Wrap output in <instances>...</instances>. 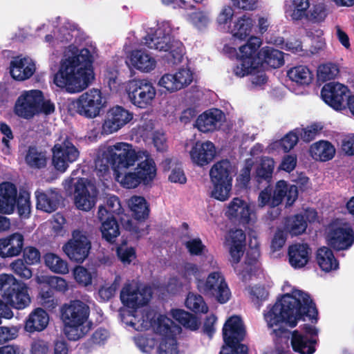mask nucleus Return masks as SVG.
Returning a JSON list of instances; mask_svg holds the SVG:
<instances>
[{
	"instance_id": "052dcab7",
	"label": "nucleus",
	"mask_w": 354,
	"mask_h": 354,
	"mask_svg": "<svg viewBox=\"0 0 354 354\" xmlns=\"http://www.w3.org/2000/svg\"><path fill=\"white\" fill-rule=\"evenodd\" d=\"M306 221L301 215H296L289 218L287 221V230L292 235L302 234L306 230Z\"/></svg>"
},
{
	"instance_id": "de8ad7c7",
	"label": "nucleus",
	"mask_w": 354,
	"mask_h": 354,
	"mask_svg": "<svg viewBox=\"0 0 354 354\" xmlns=\"http://www.w3.org/2000/svg\"><path fill=\"white\" fill-rule=\"evenodd\" d=\"M287 76L292 81L299 85H308L313 80V74L310 69L303 65L290 68Z\"/></svg>"
},
{
	"instance_id": "4c0bfd02",
	"label": "nucleus",
	"mask_w": 354,
	"mask_h": 354,
	"mask_svg": "<svg viewBox=\"0 0 354 354\" xmlns=\"http://www.w3.org/2000/svg\"><path fill=\"white\" fill-rule=\"evenodd\" d=\"M315 259L320 269L325 272L335 271L339 268V262L333 252L328 247L319 248L315 255Z\"/></svg>"
},
{
	"instance_id": "9d476101",
	"label": "nucleus",
	"mask_w": 354,
	"mask_h": 354,
	"mask_svg": "<svg viewBox=\"0 0 354 354\" xmlns=\"http://www.w3.org/2000/svg\"><path fill=\"white\" fill-rule=\"evenodd\" d=\"M297 198V185L289 184L284 180H280L276 183L274 189L267 187L260 192L258 196V205L261 207L266 205L274 207L285 200L286 205L291 206Z\"/></svg>"
},
{
	"instance_id": "9b49d317",
	"label": "nucleus",
	"mask_w": 354,
	"mask_h": 354,
	"mask_svg": "<svg viewBox=\"0 0 354 354\" xmlns=\"http://www.w3.org/2000/svg\"><path fill=\"white\" fill-rule=\"evenodd\" d=\"M245 335V327L239 316L234 315L227 319L223 328L225 345L220 354H248L247 346L239 344Z\"/></svg>"
},
{
	"instance_id": "bf43d9fd",
	"label": "nucleus",
	"mask_w": 354,
	"mask_h": 354,
	"mask_svg": "<svg viewBox=\"0 0 354 354\" xmlns=\"http://www.w3.org/2000/svg\"><path fill=\"white\" fill-rule=\"evenodd\" d=\"M30 198V194L27 192H20L17 198V211L19 216L21 218H27L30 216L31 211Z\"/></svg>"
},
{
	"instance_id": "a18cd8bd",
	"label": "nucleus",
	"mask_w": 354,
	"mask_h": 354,
	"mask_svg": "<svg viewBox=\"0 0 354 354\" xmlns=\"http://www.w3.org/2000/svg\"><path fill=\"white\" fill-rule=\"evenodd\" d=\"M309 6L308 0H286L285 12L293 20H298L304 16Z\"/></svg>"
},
{
	"instance_id": "ea45409f",
	"label": "nucleus",
	"mask_w": 354,
	"mask_h": 354,
	"mask_svg": "<svg viewBox=\"0 0 354 354\" xmlns=\"http://www.w3.org/2000/svg\"><path fill=\"white\" fill-rule=\"evenodd\" d=\"M254 24V20L250 15H243L234 22L229 32L234 38L244 40L252 32Z\"/></svg>"
},
{
	"instance_id": "f3484780",
	"label": "nucleus",
	"mask_w": 354,
	"mask_h": 354,
	"mask_svg": "<svg viewBox=\"0 0 354 354\" xmlns=\"http://www.w3.org/2000/svg\"><path fill=\"white\" fill-rule=\"evenodd\" d=\"M52 151L53 165L57 171L61 173H64L69 165L75 162L80 156L79 150L68 138L57 141Z\"/></svg>"
},
{
	"instance_id": "338daca9",
	"label": "nucleus",
	"mask_w": 354,
	"mask_h": 354,
	"mask_svg": "<svg viewBox=\"0 0 354 354\" xmlns=\"http://www.w3.org/2000/svg\"><path fill=\"white\" fill-rule=\"evenodd\" d=\"M10 268L17 275L25 279H28L32 276L31 269L24 264L22 259L15 260L10 264Z\"/></svg>"
},
{
	"instance_id": "2eb2a0df",
	"label": "nucleus",
	"mask_w": 354,
	"mask_h": 354,
	"mask_svg": "<svg viewBox=\"0 0 354 354\" xmlns=\"http://www.w3.org/2000/svg\"><path fill=\"white\" fill-rule=\"evenodd\" d=\"M126 91L130 102L136 106L146 109L156 96V89L147 80H132L127 82Z\"/></svg>"
},
{
	"instance_id": "6e6552de",
	"label": "nucleus",
	"mask_w": 354,
	"mask_h": 354,
	"mask_svg": "<svg viewBox=\"0 0 354 354\" xmlns=\"http://www.w3.org/2000/svg\"><path fill=\"white\" fill-rule=\"evenodd\" d=\"M261 44L262 41L259 37H251L245 44L239 48L238 51L230 45L224 46V52L230 56L236 55L239 61L233 68V73L236 76L245 77L259 64V49Z\"/></svg>"
},
{
	"instance_id": "dca6fc26",
	"label": "nucleus",
	"mask_w": 354,
	"mask_h": 354,
	"mask_svg": "<svg viewBox=\"0 0 354 354\" xmlns=\"http://www.w3.org/2000/svg\"><path fill=\"white\" fill-rule=\"evenodd\" d=\"M198 290L203 295L215 298L219 303H226L230 298V291L219 271L211 272L205 279L198 280Z\"/></svg>"
},
{
	"instance_id": "4468645a",
	"label": "nucleus",
	"mask_w": 354,
	"mask_h": 354,
	"mask_svg": "<svg viewBox=\"0 0 354 354\" xmlns=\"http://www.w3.org/2000/svg\"><path fill=\"white\" fill-rule=\"evenodd\" d=\"M325 239L328 245L334 250H348L354 243V231L347 221L335 219L326 227Z\"/></svg>"
},
{
	"instance_id": "e433bc0d",
	"label": "nucleus",
	"mask_w": 354,
	"mask_h": 354,
	"mask_svg": "<svg viewBox=\"0 0 354 354\" xmlns=\"http://www.w3.org/2000/svg\"><path fill=\"white\" fill-rule=\"evenodd\" d=\"M309 155L315 161L326 162L332 160L336 153L335 146L328 140H319L309 147Z\"/></svg>"
},
{
	"instance_id": "79ce46f5",
	"label": "nucleus",
	"mask_w": 354,
	"mask_h": 354,
	"mask_svg": "<svg viewBox=\"0 0 354 354\" xmlns=\"http://www.w3.org/2000/svg\"><path fill=\"white\" fill-rule=\"evenodd\" d=\"M212 187L209 191V196L218 201L225 202L227 201L232 192L233 182L210 181Z\"/></svg>"
},
{
	"instance_id": "7ed1b4c3",
	"label": "nucleus",
	"mask_w": 354,
	"mask_h": 354,
	"mask_svg": "<svg viewBox=\"0 0 354 354\" xmlns=\"http://www.w3.org/2000/svg\"><path fill=\"white\" fill-rule=\"evenodd\" d=\"M96 57L97 49L93 45L81 49L69 46L54 75V83L71 93L83 91L94 79L93 63Z\"/></svg>"
},
{
	"instance_id": "393cba45",
	"label": "nucleus",
	"mask_w": 354,
	"mask_h": 354,
	"mask_svg": "<svg viewBox=\"0 0 354 354\" xmlns=\"http://www.w3.org/2000/svg\"><path fill=\"white\" fill-rule=\"evenodd\" d=\"M225 214L232 221L248 224L252 221L254 211L248 201L235 197L227 205Z\"/></svg>"
},
{
	"instance_id": "2f4dec72",
	"label": "nucleus",
	"mask_w": 354,
	"mask_h": 354,
	"mask_svg": "<svg viewBox=\"0 0 354 354\" xmlns=\"http://www.w3.org/2000/svg\"><path fill=\"white\" fill-rule=\"evenodd\" d=\"M24 236L15 232L0 239V257L11 258L19 256L24 247Z\"/></svg>"
},
{
	"instance_id": "0e129e2a",
	"label": "nucleus",
	"mask_w": 354,
	"mask_h": 354,
	"mask_svg": "<svg viewBox=\"0 0 354 354\" xmlns=\"http://www.w3.org/2000/svg\"><path fill=\"white\" fill-rule=\"evenodd\" d=\"M202 270L196 264L192 263H186L180 270V275L187 280H190L193 277L196 279V287L198 286V280L201 278Z\"/></svg>"
},
{
	"instance_id": "5fc2aeb1",
	"label": "nucleus",
	"mask_w": 354,
	"mask_h": 354,
	"mask_svg": "<svg viewBox=\"0 0 354 354\" xmlns=\"http://www.w3.org/2000/svg\"><path fill=\"white\" fill-rule=\"evenodd\" d=\"M249 72L248 75H250V86L252 89H264L268 83V77L265 73L264 68L259 64L256 68Z\"/></svg>"
},
{
	"instance_id": "cd10ccee",
	"label": "nucleus",
	"mask_w": 354,
	"mask_h": 354,
	"mask_svg": "<svg viewBox=\"0 0 354 354\" xmlns=\"http://www.w3.org/2000/svg\"><path fill=\"white\" fill-rule=\"evenodd\" d=\"M224 120L225 115L221 110L211 109L199 115L194 125L203 133L213 132L220 129Z\"/></svg>"
},
{
	"instance_id": "f257e3e1",
	"label": "nucleus",
	"mask_w": 354,
	"mask_h": 354,
	"mask_svg": "<svg viewBox=\"0 0 354 354\" xmlns=\"http://www.w3.org/2000/svg\"><path fill=\"white\" fill-rule=\"evenodd\" d=\"M113 168L115 180L123 187L134 189L140 184L149 185L157 175L156 164L146 149H136L127 142L106 144L98 149L95 168L102 173Z\"/></svg>"
},
{
	"instance_id": "69168bd1",
	"label": "nucleus",
	"mask_w": 354,
	"mask_h": 354,
	"mask_svg": "<svg viewBox=\"0 0 354 354\" xmlns=\"http://www.w3.org/2000/svg\"><path fill=\"white\" fill-rule=\"evenodd\" d=\"M117 255L123 264H130L136 259V252L134 248L122 245L117 248Z\"/></svg>"
},
{
	"instance_id": "b1692460",
	"label": "nucleus",
	"mask_w": 354,
	"mask_h": 354,
	"mask_svg": "<svg viewBox=\"0 0 354 354\" xmlns=\"http://www.w3.org/2000/svg\"><path fill=\"white\" fill-rule=\"evenodd\" d=\"M43 93L39 90L24 91L19 97L15 104V113L24 118H31L38 114Z\"/></svg>"
},
{
	"instance_id": "a878e982",
	"label": "nucleus",
	"mask_w": 354,
	"mask_h": 354,
	"mask_svg": "<svg viewBox=\"0 0 354 354\" xmlns=\"http://www.w3.org/2000/svg\"><path fill=\"white\" fill-rule=\"evenodd\" d=\"M192 162L199 167L209 164L216 154V147L211 141H196L193 142L189 151Z\"/></svg>"
},
{
	"instance_id": "aec40b11",
	"label": "nucleus",
	"mask_w": 354,
	"mask_h": 354,
	"mask_svg": "<svg viewBox=\"0 0 354 354\" xmlns=\"http://www.w3.org/2000/svg\"><path fill=\"white\" fill-rule=\"evenodd\" d=\"M91 248V243L85 233L75 230L72 238L66 243L63 251L71 261L82 263L88 257Z\"/></svg>"
},
{
	"instance_id": "bb28decb",
	"label": "nucleus",
	"mask_w": 354,
	"mask_h": 354,
	"mask_svg": "<svg viewBox=\"0 0 354 354\" xmlns=\"http://www.w3.org/2000/svg\"><path fill=\"white\" fill-rule=\"evenodd\" d=\"M125 63L130 70H137L148 73L153 71L157 66L155 57L142 50H134L127 55Z\"/></svg>"
},
{
	"instance_id": "5701e85b",
	"label": "nucleus",
	"mask_w": 354,
	"mask_h": 354,
	"mask_svg": "<svg viewBox=\"0 0 354 354\" xmlns=\"http://www.w3.org/2000/svg\"><path fill=\"white\" fill-rule=\"evenodd\" d=\"M349 90L346 86L339 82L326 84L322 88V100L334 110L342 111L346 109V99Z\"/></svg>"
},
{
	"instance_id": "680f3d73",
	"label": "nucleus",
	"mask_w": 354,
	"mask_h": 354,
	"mask_svg": "<svg viewBox=\"0 0 354 354\" xmlns=\"http://www.w3.org/2000/svg\"><path fill=\"white\" fill-rule=\"evenodd\" d=\"M323 125L320 122L313 123L301 129H297V132L301 138L305 142H310L315 139L323 129Z\"/></svg>"
},
{
	"instance_id": "72a5a7b5",
	"label": "nucleus",
	"mask_w": 354,
	"mask_h": 354,
	"mask_svg": "<svg viewBox=\"0 0 354 354\" xmlns=\"http://www.w3.org/2000/svg\"><path fill=\"white\" fill-rule=\"evenodd\" d=\"M311 254V248L307 243L292 244L288 250V262L295 269L302 268L309 262Z\"/></svg>"
},
{
	"instance_id": "603ef678",
	"label": "nucleus",
	"mask_w": 354,
	"mask_h": 354,
	"mask_svg": "<svg viewBox=\"0 0 354 354\" xmlns=\"http://www.w3.org/2000/svg\"><path fill=\"white\" fill-rule=\"evenodd\" d=\"M26 162L31 167H44L47 163V155L36 147H30L26 156Z\"/></svg>"
},
{
	"instance_id": "7c9ffc66",
	"label": "nucleus",
	"mask_w": 354,
	"mask_h": 354,
	"mask_svg": "<svg viewBox=\"0 0 354 354\" xmlns=\"http://www.w3.org/2000/svg\"><path fill=\"white\" fill-rule=\"evenodd\" d=\"M236 170V165L229 160L224 159L217 161L209 169L210 181L233 182Z\"/></svg>"
},
{
	"instance_id": "0eeeda50",
	"label": "nucleus",
	"mask_w": 354,
	"mask_h": 354,
	"mask_svg": "<svg viewBox=\"0 0 354 354\" xmlns=\"http://www.w3.org/2000/svg\"><path fill=\"white\" fill-rule=\"evenodd\" d=\"M60 313L64 334L70 340H78L90 330L89 307L84 302L75 300L65 304Z\"/></svg>"
},
{
	"instance_id": "864d4df0",
	"label": "nucleus",
	"mask_w": 354,
	"mask_h": 354,
	"mask_svg": "<svg viewBox=\"0 0 354 354\" xmlns=\"http://www.w3.org/2000/svg\"><path fill=\"white\" fill-rule=\"evenodd\" d=\"M185 306L196 313H206L208 311V307L203 297L194 292L188 294L185 300Z\"/></svg>"
},
{
	"instance_id": "c756f323",
	"label": "nucleus",
	"mask_w": 354,
	"mask_h": 354,
	"mask_svg": "<svg viewBox=\"0 0 354 354\" xmlns=\"http://www.w3.org/2000/svg\"><path fill=\"white\" fill-rule=\"evenodd\" d=\"M97 218L101 222L100 231L102 238L109 243H114L120 234L115 218L109 216L108 210L104 207H99Z\"/></svg>"
},
{
	"instance_id": "774afa93",
	"label": "nucleus",
	"mask_w": 354,
	"mask_h": 354,
	"mask_svg": "<svg viewBox=\"0 0 354 354\" xmlns=\"http://www.w3.org/2000/svg\"><path fill=\"white\" fill-rule=\"evenodd\" d=\"M270 42L273 43L277 46H280L285 50L290 51L294 53L302 51L301 44L297 40H289L285 43L283 38L279 37L274 40H270Z\"/></svg>"
},
{
	"instance_id": "c9c22d12",
	"label": "nucleus",
	"mask_w": 354,
	"mask_h": 354,
	"mask_svg": "<svg viewBox=\"0 0 354 354\" xmlns=\"http://www.w3.org/2000/svg\"><path fill=\"white\" fill-rule=\"evenodd\" d=\"M49 320L47 312L41 308H37L26 319L24 330L29 333L41 332L47 328Z\"/></svg>"
},
{
	"instance_id": "412c9836",
	"label": "nucleus",
	"mask_w": 354,
	"mask_h": 354,
	"mask_svg": "<svg viewBox=\"0 0 354 354\" xmlns=\"http://www.w3.org/2000/svg\"><path fill=\"white\" fill-rule=\"evenodd\" d=\"M97 190L91 181L80 178L75 185L74 202L76 207L80 210L88 212L96 204Z\"/></svg>"
},
{
	"instance_id": "09e8293b",
	"label": "nucleus",
	"mask_w": 354,
	"mask_h": 354,
	"mask_svg": "<svg viewBox=\"0 0 354 354\" xmlns=\"http://www.w3.org/2000/svg\"><path fill=\"white\" fill-rule=\"evenodd\" d=\"M128 205L137 220L145 219L149 214V207L146 200L138 196H133L128 201Z\"/></svg>"
},
{
	"instance_id": "20e7f679",
	"label": "nucleus",
	"mask_w": 354,
	"mask_h": 354,
	"mask_svg": "<svg viewBox=\"0 0 354 354\" xmlns=\"http://www.w3.org/2000/svg\"><path fill=\"white\" fill-rule=\"evenodd\" d=\"M122 319L136 330H144L152 328L156 333V340L158 342V354H178L176 336L181 328L165 315L156 312H149L145 315L122 313Z\"/></svg>"
},
{
	"instance_id": "c85d7f7f",
	"label": "nucleus",
	"mask_w": 354,
	"mask_h": 354,
	"mask_svg": "<svg viewBox=\"0 0 354 354\" xmlns=\"http://www.w3.org/2000/svg\"><path fill=\"white\" fill-rule=\"evenodd\" d=\"M35 71V63L29 57H16L10 64V73L13 79L18 81L29 79Z\"/></svg>"
},
{
	"instance_id": "473e14b6",
	"label": "nucleus",
	"mask_w": 354,
	"mask_h": 354,
	"mask_svg": "<svg viewBox=\"0 0 354 354\" xmlns=\"http://www.w3.org/2000/svg\"><path fill=\"white\" fill-rule=\"evenodd\" d=\"M48 30H51L53 32L55 39H52L53 35L51 34H47L45 36V41L52 45L53 46H56L59 42H64L71 41L73 37L74 29L68 28L66 26H62L57 28L55 26L50 22L44 24L37 28L38 32H42L45 33Z\"/></svg>"
},
{
	"instance_id": "f704fd0d",
	"label": "nucleus",
	"mask_w": 354,
	"mask_h": 354,
	"mask_svg": "<svg viewBox=\"0 0 354 354\" xmlns=\"http://www.w3.org/2000/svg\"><path fill=\"white\" fill-rule=\"evenodd\" d=\"M17 198L16 186L10 182L0 184V213L11 214L15 209Z\"/></svg>"
},
{
	"instance_id": "39448f33",
	"label": "nucleus",
	"mask_w": 354,
	"mask_h": 354,
	"mask_svg": "<svg viewBox=\"0 0 354 354\" xmlns=\"http://www.w3.org/2000/svg\"><path fill=\"white\" fill-rule=\"evenodd\" d=\"M173 29L169 21H162L145 37V44L151 49L163 52L162 59L168 64L181 62L185 50L183 44L172 37Z\"/></svg>"
},
{
	"instance_id": "4be33fe9",
	"label": "nucleus",
	"mask_w": 354,
	"mask_h": 354,
	"mask_svg": "<svg viewBox=\"0 0 354 354\" xmlns=\"http://www.w3.org/2000/svg\"><path fill=\"white\" fill-rule=\"evenodd\" d=\"M304 332L294 330L291 337V346L294 351L300 354H313L315 351L318 331L313 326L304 325Z\"/></svg>"
},
{
	"instance_id": "4d7b16f0",
	"label": "nucleus",
	"mask_w": 354,
	"mask_h": 354,
	"mask_svg": "<svg viewBox=\"0 0 354 354\" xmlns=\"http://www.w3.org/2000/svg\"><path fill=\"white\" fill-rule=\"evenodd\" d=\"M234 10L231 6H223L220 10L217 17L216 24L221 29L229 32L231 26V22L234 17Z\"/></svg>"
},
{
	"instance_id": "8fccbe9b",
	"label": "nucleus",
	"mask_w": 354,
	"mask_h": 354,
	"mask_svg": "<svg viewBox=\"0 0 354 354\" xmlns=\"http://www.w3.org/2000/svg\"><path fill=\"white\" fill-rule=\"evenodd\" d=\"M45 265L53 272L65 274L69 272L68 263L54 253H47L44 257Z\"/></svg>"
},
{
	"instance_id": "ddd939ff",
	"label": "nucleus",
	"mask_w": 354,
	"mask_h": 354,
	"mask_svg": "<svg viewBox=\"0 0 354 354\" xmlns=\"http://www.w3.org/2000/svg\"><path fill=\"white\" fill-rule=\"evenodd\" d=\"M106 102L100 90L91 88L81 94L69 104V109L86 118L97 117Z\"/></svg>"
},
{
	"instance_id": "1a4fd4ad",
	"label": "nucleus",
	"mask_w": 354,
	"mask_h": 354,
	"mask_svg": "<svg viewBox=\"0 0 354 354\" xmlns=\"http://www.w3.org/2000/svg\"><path fill=\"white\" fill-rule=\"evenodd\" d=\"M152 290L150 287L139 284L136 281H132L124 284L120 292V300L122 303L128 308H131L132 310L127 308H122L120 310V315L122 322L127 326L132 328L129 325H127L122 319V313L124 311L128 312L131 315H135L136 314L145 315L149 312H155L150 309L140 310L139 308L147 304L151 298Z\"/></svg>"
},
{
	"instance_id": "423d86ee",
	"label": "nucleus",
	"mask_w": 354,
	"mask_h": 354,
	"mask_svg": "<svg viewBox=\"0 0 354 354\" xmlns=\"http://www.w3.org/2000/svg\"><path fill=\"white\" fill-rule=\"evenodd\" d=\"M245 241V235L242 230L230 231L226 239V244L229 247L230 261L235 271L241 276L242 280L246 281L248 276L250 277L252 272L258 269L257 259L259 257V243L254 239L250 245L251 248L247 252L246 260L243 266H239V263L243 254Z\"/></svg>"
},
{
	"instance_id": "e2e57ef3",
	"label": "nucleus",
	"mask_w": 354,
	"mask_h": 354,
	"mask_svg": "<svg viewBox=\"0 0 354 354\" xmlns=\"http://www.w3.org/2000/svg\"><path fill=\"white\" fill-rule=\"evenodd\" d=\"M121 280L120 276H116L112 283L103 285L98 291L100 299L103 301H107L112 298L119 288Z\"/></svg>"
},
{
	"instance_id": "37998d69",
	"label": "nucleus",
	"mask_w": 354,
	"mask_h": 354,
	"mask_svg": "<svg viewBox=\"0 0 354 354\" xmlns=\"http://www.w3.org/2000/svg\"><path fill=\"white\" fill-rule=\"evenodd\" d=\"M299 136L297 129L290 131L281 140L272 142L268 147V151L270 153L281 149L284 152H288L297 145Z\"/></svg>"
},
{
	"instance_id": "f03ea898",
	"label": "nucleus",
	"mask_w": 354,
	"mask_h": 354,
	"mask_svg": "<svg viewBox=\"0 0 354 354\" xmlns=\"http://www.w3.org/2000/svg\"><path fill=\"white\" fill-rule=\"evenodd\" d=\"M281 290L283 295L273 306H268L263 313L268 328H273V332L277 334L283 323L295 327L304 315L317 322V310L308 292L288 281L283 283Z\"/></svg>"
},
{
	"instance_id": "c03bdc74",
	"label": "nucleus",
	"mask_w": 354,
	"mask_h": 354,
	"mask_svg": "<svg viewBox=\"0 0 354 354\" xmlns=\"http://www.w3.org/2000/svg\"><path fill=\"white\" fill-rule=\"evenodd\" d=\"M73 276L79 286L88 287L92 285L93 279H96L97 274L95 269L86 268L83 266H77L73 270Z\"/></svg>"
},
{
	"instance_id": "a211bd4d",
	"label": "nucleus",
	"mask_w": 354,
	"mask_h": 354,
	"mask_svg": "<svg viewBox=\"0 0 354 354\" xmlns=\"http://www.w3.org/2000/svg\"><path fill=\"white\" fill-rule=\"evenodd\" d=\"M194 73L189 66H182L175 73L163 74L158 82V86L172 93L183 89L194 81Z\"/></svg>"
},
{
	"instance_id": "13d9d810",
	"label": "nucleus",
	"mask_w": 354,
	"mask_h": 354,
	"mask_svg": "<svg viewBox=\"0 0 354 354\" xmlns=\"http://www.w3.org/2000/svg\"><path fill=\"white\" fill-rule=\"evenodd\" d=\"M339 74L338 66L332 63L322 64L317 69V78L321 82L335 79Z\"/></svg>"
},
{
	"instance_id": "3c124183",
	"label": "nucleus",
	"mask_w": 354,
	"mask_h": 354,
	"mask_svg": "<svg viewBox=\"0 0 354 354\" xmlns=\"http://www.w3.org/2000/svg\"><path fill=\"white\" fill-rule=\"evenodd\" d=\"M170 314L175 320L187 328L194 330L199 327L200 322L197 318L183 310L173 309Z\"/></svg>"
},
{
	"instance_id": "a19ab883",
	"label": "nucleus",
	"mask_w": 354,
	"mask_h": 354,
	"mask_svg": "<svg viewBox=\"0 0 354 354\" xmlns=\"http://www.w3.org/2000/svg\"><path fill=\"white\" fill-rule=\"evenodd\" d=\"M259 65L264 68V64L271 68H279L283 64V53L269 46L263 47L259 51Z\"/></svg>"
},
{
	"instance_id": "6ab92c4d",
	"label": "nucleus",
	"mask_w": 354,
	"mask_h": 354,
	"mask_svg": "<svg viewBox=\"0 0 354 354\" xmlns=\"http://www.w3.org/2000/svg\"><path fill=\"white\" fill-rule=\"evenodd\" d=\"M133 118V113L129 110L122 106H113L106 113L101 133L106 136L115 133L129 124Z\"/></svg>"
},
{
	"instance_id": "58836bf2",
	"label": "nucleus",
	"mask_w": 354,
	"mask_h": 354,
	"mask_svg": "<svg viewBox=\"0 0 354 354\" xmlns=\"http://www.w3.org/2000/svg\"><path fill=\"white\" fill-rule=\"evenodd\" d=\"M37 207L45 212L50 213L56 210L59 201V195L55 190L35 192Z\"/></svg>"
},
{
	"instance_id": "6e6d98bb",
	"label": "nucleus",
	"mask_w": 354,
	"mask_h": 354,
	"mask_svg": "<svg viewBox=\"0 0 354 354\" xmlns=\"http://www.w3.org/2000/svg\"><path fill=\"white\" fill-rule=\"evenodd\" d=\"M187 19L189 23L198 29L205 28L210 22L209 15L199 10H192L187 15Z\"/></svg>"
},
{
	"instance_id": "49530a36",
	"label": "nucleus",
	"mask_w": 354,
	"mask_h": 354,
	"mask_svg": "<svg viewBox=\"0 0 354 354\" xmlns=\"http://www.w3.org/2000/svg\"><path fill=\"white\" fill-rule=\"evenodd\" d=\"M275 167L273 158L263 157L255 169V178L258 182L266 180L269 182L272 178V174Z\"/></svg>"
},
{
	"instance_id": "f8f14e48",
	"label": "nucleus",
	"mask_w": 354,
	"mask_h": 354,
	"mask_svg": "<svg viewBox=\"0 0 354 354\" xmlns=\"http://www.w3.org/2000/svg\"><path fill=\"white\" fill-rule=\"evenodd\" d=\"M0 290L3 297L15 308L21 310L30 304L28 286L12 274H0Z\"/></svg>"
}]
</instances>
